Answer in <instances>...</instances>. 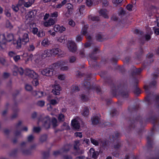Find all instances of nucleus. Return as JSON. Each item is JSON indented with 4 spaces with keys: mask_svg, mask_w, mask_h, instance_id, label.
Instances as JSON below:
<instances>
[{
    "mask_svg": "<svg viewBox=\"0 0 159 159\" xmlns=\"http://www.w3.org/2000/svg\"><path fill=\"white\" fill-rule=\"evenodd\" d=\"M63 62L61 61H58L52 65H50L49 67V70H57L61 67Z\"/></svg>",
    "mask_w": 159,
    "mask_h": 159,
    "instance_id": "7",
    "label": "nucleus"
},
{
    "mask_svg": "<svg viewBox=\"0 0 159 159\" xmlns=\"http://www.w3.org/2000/svg\"><path fill=\"white\" fill-rule=\"evenodd\" d=\"M86 4L89 7L91 6L93 4V2L91 0H86Z\"/></svg>",
    "mask_w": 159,
    "mask_h": 159,
    "instance_id": "36",
    "label": "nucleus"
},
{
    "mask_svg": "<svg viewBox=\"0 0 159 159\" xmlns=\"http://www.w3.org/2000/svg\"><path fill=\"white\" fill-rule=\"evenodd\" d=\"M52 125L53 127H55L58 125L57 122V119L54 118L52 120Z\"/></svg>",
    "mask_w": 159,
    "mask_h": 159,
    "instance_id": "34",
    "label": "nucleus"
},
{
    "mask_svg": "<svg viewBox=\"0 0 159 159\" xmlns=\"http://www.w3.org/2000/svg\"><path fill=\"white\" fill-rule=\"evenodd\" d=\"M48 33L52 36H55L56 34V33L55 32H52V31L51 30H49Z\"/></svg>",
    "mask_w": 159,
    "mask_h": 159,
    "instance_id": "64",
    "label": "nucleus"
},
{
    "mask_svg": "<svg viewBox=\"0 0 159 159\" xmlns=\"http://www.w3.org/2000/svg\"><path fill=\"white\" fill-rule=\"evenodd\" d=\"M5 14L8 17H10L11 16V13L8 11H5Z\"/></svg>",
    "mask_w": 159,
    "mask_h": 159,
    "instance_id": "63",
    "label": "nucleus"
},
{
    "mask_svg": "<svg viewBox=\"0 0 159 159\" xmlns=\"http://www.w3.org/2000/svg\"><path fill=\"white\" fill-rule=\"evenodd\" d=\"M85 9V6L84 5H82L81 6L79 10V11L80 12V13H81V11H83V10H84Z\"/></svg>",
    "mask_w": 159,
    "mask_h": 159,
    "instance_id": "58",
    "label": "nucleus"
},
{
    "mask_svg": "<svg viewBox=\"0 0 159 159\" xmlns=\"http://www.w3.org/2000/svg\"><path fill=\"white\" fill-rule=\"evenodd\" d=\"M8 55L11 57H13L15 55V53L13 51H10L8 53Z\"/></svg>",
    "mask_w": 159,
    "mask_h": 159,
    "instance_id": "51",
    "label": "nucleus"
},
{
    "mask_svg": "<svg viewBox=\"0 0 159 159\" xmlns=\"http://www.w3.org/2000/svg\"><path fill=\"white\" fill-rule=\"evenodd\" d=\"M61 51L60 49L58 48H53L52 49H47L44 51L36 60V62L38 65L42 66L43 60L47 57L52 56H56L59 54Z\"/></svg>",
    "mask_w": 159,
    "mask_h": 159,
    "instance_id": "1",
    "label": "nucleus"
},
{
    "mask_svg": "<svg viewBox=\"0 0 159 159\" xmlns=\"http://www.w3.org/2000/svg\"><path fill=\"white\" fill-rule=\"evenodd\" d=\"M32 94L36 98H39L43 96V93L42 92L33 91L32 92Z\"/></svg>",
    "mask_w": 159,
    "mask_h": 159,
    "instance_id": "18",
    "label": "nucleus"
},
{
    "mask_svg": "<svg viewBox=\"0 0 159 159\" xmlns=\"http://www.w3.org/2000/svg\"><path fill=\"white\" fill-rule=\"evenodd\" d=\"M68 48L70 52H75L77 50V46L75 43L72 41L68 42Z\"/></svg>",
    "mask_w": 159,
    "mask_h": 159,
    "instance_id": "6",
    "label": "nucleus"
},
{
    "mask_svg": "<svg viewBox=\"0 0 159 159\" xmlns=\"http://www.w3.org/2000/svg\"><path fill=\"white\" fill-rule=\"evenodd\" d=\"M59 101V100L58 99V98H57V100H51L49 101V102H50V103L51 104H52L53 105H55L58 103Z\"/></svg>",
    "mask_w": 159,
    "mask_h": 159,
    "instance_id": "28",
    "label": "nucleus"
},
{
    "mask_svg": "<svg viewBox=\"0 0 159 159\" xmlns=\"http://www.w3.org/2000/svg\"><path fill=\"white\" fill-rule=\"evenodd\" d=\"M28 71L26 75L33 79L32 81V83L33 85L37 86L39 84L38 80V75L34 71V70H28Z\"/></svg>",
    "mask_w": 159,
    "mask_h": 159,
    "instance_id": "4",
    "label": "nucleus"
},
{
    "mask_svg": "<svg viewBox=\"0 0 159 159\" xmlns=\"http://www.w3.org/2000/svg\"><path fill=\"white\" fill-rule=\"evenodd\" d=\"M25 89L27 91H30L32 89V87L31 85L27 84L25 86Z\"/></svg>",
    "mask_w": 159,
    "mask_h": 159,
    "instance_id": "31",
    "label": "nucleus"
},
{
    "mask_svg": "<svg viewBox=\"0 0 159 159\" xmlns=\"http://www.w3.org/2000/svg\"><path fill=\"white\" fill-rule=\"evenodd\" d=\"M3 38L2 42H0V47L1 48H3V45H5L7 42H10L14 40V35L11 33H7L6 37H5L4 34H2ZM14 41H13V42Z\"/></svg>",
    "mask_w": 159,
    "mask_h": 159,
    "instance_id": "3",
    "label": "nucleus"
},
{
    "mask_svg": "<svg viewBox=\"0 0 159 159\" xmlns=\"http://www.w3.org/2000/svg\"><path fill=\"white\" fill-rule=\"evenodd\" d=\"M13 59L16 61V62L18 61V60L20 59V57L19 55H16V56H14L13 57Z\"/></svg>",
    "mask_w": 159,
    "mask_h": 159,
    "instance_id": "53",
    "label": "nucleus"
},
{
    "mask_svg": "<svg viewBox=\"0 0 159 159\" xmlns=\"http://www.w3.org/2000/svg\"><path fill=\"white\" fill-rule=\"evenodd\" d=\"M38 32V29L36 27H34L32 29V32L34 34H37Z\"/></svg>",
    "mask_w": 159,
    "mask_h": 159,
    "instance_id": "43",
    "label": "nucleus"
},
{
    "mask_svg": "<svg viewBox=\"0 0 159 159\" xmlns=\"http://www.w3.org/2000/svg\"><path fill=\"white\" fill-rule=\"evenodd\" d=\"M28 17L30 18H32L34 16V12L32 11H29L27 14Z\"/></svg>",
    "mask_w": 159,
    "mask_h": 159,
    "instance_id": "35",
    "label": "nucleus"
},
{
    "mask_svg": "<svg viewBox=\"0 0 159 159\" xmlns=\"http://www.w3.org/2000/svg\"><path fill=\"white\" fill-rule=\"evenodd\" d=\"M153 30L154 31V33L157 35H159V28L156 27L153 28Z\"/></svg>",
    "mask_w": 159,
    "mask_h": 159,
    "instance_id": "32",
    "label": "nucleus"
},
{
    "mask_svg": "<svg viewBox=\"0 0 159 159\" xmlns=\"http://www.w3.org/2000/svg\"><path fill=\"white\" fill-rule=\"evenodd\" d=\"M55 71V70H53L52 71L50 70H41V73L43 75L50 76L53 75Z\"/></svg>",
    "mask_w": 159,
    "mask_h": 159,
    "instance_id": "14",
    "label": "nucleus"
},
{
    "mask_svg": "<svg viewBox=\"0 0 159 159\" xmlns=\"http://www.w3.org/2000/svg\"><path fill=\"white\" fill-rule=\"evenodd\" d=\"M107 10L105 9H101L99 12L100 16H102L105 18L107 19L109 17L106 13Z\"/></svg>",
    "mask_w": 159,
    "mask_h": 159,
    "instance_id": "17",
    "label": "nucleus"
},
{
    "mask_svg": "<svg viewBox=\"0 0 159 159\" xmlns=\"http://www.w3.org/2000/svg\"><path fill=\"white\" fill-rule=\"evenodd\" d=\"M153 56V54L152 53H149L147 55V57L148 61L147 62L146 61H144L142 64L144 68H147V67L150 66V63L153 61V60L152 59Z\"/></svg>",
    "mask_w": 159,
    "mask_h": 159,
    "instance_id": "5",
    "label": "nucleus"
},
{
    "mask_svg": "<svg viewBox=\"0 0 159 159\" xmlns=\"http://www.w3.org/2000/svg\"><path fill=\"white\" fill-rule=\"evenodd\" d=\"M54 29L55 31L61 33L66 30V28L63 26H60L59 25H56Z\"/></svg>",
    "mask_w": 159,
    "mask_h": 159,
    "instance_id": "10",
    "label": "nucleus"
},
{
    "mask_svg": "<svg viewBox=\"0 0 159 159\" xmlns=\"http://www.w3.org/2000/svg\"><path fill=\"white\" fill-rule=\"evenodd\" d=\"M97 152H95L93 148H91L89 150V152L88 153V154L90 157L95 158L97 157Z\"/></svg>",
    "mask_w": 159,
    "mask_h": 159,
    "instance_id": "16",
    "label": "nucleus"
},
{
    "mask_svg": "<svg viewBox=\"0 0 159 159\" xmlns=\"http://www.w3.org/2000/svg\"><path fill=\"white\" fill-rule=\"evenodd\" d=\"M37 35L38 37H42L45 35V33L43 30H39Z\"/></svg>",
    "mask_w": 159,
    "mask_h": 159,
    "instance_id": "23",
    "label": "nucleus"
},
{
    "mask_svg": "<svg viewBox=\"0 0 159 159\" xmlns=\"http://www.w3.org/2000/svg\"><path fill=\"white\" fill-rule=\"evenodd\" d=\"M89 19L93 21H98L100 20L99 16H93L92 15H90L89 16Z\"/></svg>",
    "mask_w": 159,
    "mask_h": 159,
    "instance_id": "19",
    "label": "nucleus"
},
{
    "mask_svg": "<svg viewBox=\"0 0 159 159\" xmlns=\"http://www.w3.org/2000/svg\"><path fill=\"white\" fill-rule=\"evenodd\" d=\"M57 118L58 120L60 121H64L65 119L64 115L62 114H59Z\"/></svg>",
    "mask_w": 159,
    "mask_h": 159,
    "instance_id": "24",
    "label": "nucleus"
},
{
    "mask_svg": "<svg viewBox=\"0 0 159 159\" xmlns=\"http://www.w3.org/2000/svg\"><path fill=\"white\" fill-rule=\"evenodd\" d=\"M18 6H19L17 4L16 5H12L11 7L14 11L16 12H17L19 11V9Z\"/></svg>",
    "mask_w": 159,
    "mask_h": 159,
    "instance_id": "26",
    "label": "nucleus"
},
{
    "mask_svg": "<svg viewBox=\"0 0 159 159\" xmlns=\"http://www.w3.org/2000/svg\"><path fill=\"white\" fill-rule=\"evenodd\" d=\"M41 44L43 46H46L48 45V39H44L43 40Z\"/></svg>",
    "mask_w": 159,
    "mask_h": 159,
    "instance_id": "29",
    "label": "nucleus"
},
{
    "mask_svg": "<svg viewBox=\"0 0 159 159\" xmlns=\"http://www.w3.org/2000/svg\"><path fill=\"white\" fill-rule=\"evenodd\" d=\"M84 143H86L87 144H89L90 143V141L89 139H85L84 140Z\"/></svg>",
    "mask_w": 159,
    "mask_h": 159,
    "instance_id": "59",
    "label": "nucleus"
},
{
    "mask_svg": "<svg viewBox=\"0 0 159 159\" xmlns=\"http://www.w3.org/2000/svg\"><path fill=\"white\" fill-rule=\"evenodd\" d=\"M52 90L53 94L55 95H59L60 94V92L61 90V88L59 84H55L52 86Z\"/></svg>",
    "mask_w": 159,
    "mask_h": 159,
    "instance_id": "8",
    "label": "nucleus"
},
{
    "mask_svg": "<svg viewBox=\"0 0 159 159\" xmlns=\"http://www.w3.org/2000/svg\"><path fill=\"white\" fill-rule=\"evenodd\" d=\"M58 78L61 80H63L65 79V76L64 75H60L58 76Z\"/></svg>",
    "mask_w": 159,
    "mask_h": 159,
    "instance_id": "54",
    "label": "nucleus"
},
{
    "mask_svg": "<svg viewBox=\"0 0 159 159\" xmlns=\"http://www.w3.org/2000/svg\"><path fill=\"white\" fill-rule=\"evenodd\" d=\"M69 25L72 27H74L75 25V22L72 20H71L69 22Z\"/></svg>",
    "mask_w": 159,
    "mask_h": 159,
    "instance_id": "50",
    "label": "nucleus"
},
{
    "mask_svg": "<svg viewBox=\"0 0 159 159\" xmlns=\"http://www.w3.org/2000/svg\"><path fill=\"white\" fill-rule=\"evenodd\" d=\"M40 130V128L39 127H34L33 129V131L35 132H38Z\"/></svg>",
    "mask_w": 159,
    "mask_h": 159,
    "instance_id": "56",
    "label": "nucleus"
},
{
    "mask_svg": "<svg viewBox=\"0 0 159 159\" xmlns=\"http://www.w3.org/2000/svg\"><path fill=\"white\" fill-rule=\"evenodd\" d=\"M76 58L75 56H72L69 58V62L70 63H73L76 61Z\"/></svg>",
    "mask_w": 159,
    "mask_h": 159,
    "instance_id": "41",
    "label": "nucleus"
},
{
    "mask_svg": "<svg viewBox=\"0 0 159 159\" xmlns=\"http://www.w3.org/2000/svg\"><path fill=\"white\" fill-rule=\"evenodd\" d=\"M143 50L142 46H140L139 48V50L138 52L135 53V55L136 56L137 59L140 60L141 57L142 56L143 53Z\"/></svg>",
    "mask_w": 159,
    "mask_h": 159,
    "instance_id": "13",
    "label": "nucleus"
},
{
    "mask_svg": "<svg viewBox=\"0 0 159 159\" xmlns=\"http://www.w3.org/2000/svg\"><path fill=\"white\" fill-rule=\"evenodd\" d=\"M88 28V26L87 25H84L81 31V33L83 35H85L87 34Z\"/></svg>",
    "mask_w": 159,
    "mask_h": 159,
    "instance_id": "20",
    "label": "nucleus"
},
{
    "mask_svg": "<svg viewBox=\"0 0 159 159\" xmlns=\"http://www.w3.org/2000/svg\"><path fill=\"white\" fill-rule=\"evenodd\" d=\"M122 1L123 0H113V2L115 4L118 5L121 3Z\"/></svg>",
    "mask_w": 159,
    "mask_h": 159,
    "instance_id": "48",
    "label": "nucleus"
},
{
    "mask_svg": "<svg viewBox=\"0 0 159 159\" xmlns=\"http://www.w3.org/2000/svg\"><path fill=\"white\" fill-rule=\"evenodd\" d=\"M75 135L76 137H79L80 138L82 137V134L81 132H76L75 133Z\"/></svg>",
    "mask_w": 159,
    "mask_h": 159,
    "instance_id": "49",
    "label": "nucleus"
},
{
    "mask_svg": "<svg viewBox=\"0 0 159 159\" xmlns=\"http://www.w3.org/2000/svg\"><path fill=\"white\" fill-rule=\"evenodd\" d=\"M6 27L10 29H11L13 27V26L11 25V23L9 21L7 22L6 23Z\"/></svg>",
    "mask_w": 159,
    "mask_h": 159,
    "instance_id": "38",
    "label": "nucleus"
},
{
    "mask_svg": "<svg viewBox=\"0 0 159 159\" xmlns=\"http://www.w3.org/2000/svg\"><path fill=\"white\" fill-rule=\"evenodd\" d=\"M25 1L24 0H19L17 4L20 7L24 5V3Z\"/></svg>",
    "mask_w": 159,
    "mask_h": 159,
    "instance_id": "42",
    "label": "nucleus"
},
{
    "mask_svg": "<svg viewBox=\"0 0 159 159\" xmlns=\"http://www.w3.org/2000/svg\"><path fill=\"white\" fill-rule=\"evenodd\" d=\"M133 7V5L132 4H128L126 7L127 9L129 11H131L132 10V8Z\"/></svg>",
    "mask_w": 159,
    "mask_h": 159,
    "instance_id": "40",
    "label": "nucleus"
},
{
    "mask_svg": "<svg viewBox=\"0 0 159 159\" xmlns=\"http://www.w3.org/2000/svg\"><path fill=\"white\" fill-rule=\"evenodd\" d=\"M29 41L28 34L24 33L21 36H19L17 40H14L13 44L15 45L17 49L21 48L22 44H26Z\"/></svg>",
    "mask_w": 159,
    "mask_h": 159,
    "instance_id": "2",
    "label": "nucleus"
},
{
    "mask_svg": "<svg viewBox=\"0 0 159 159\" xmlns=\"http://www.w3.org/2000/svg\"><path fill=\"white\" fill-rule=\"evenodd\" d=\"M95 38L97 40L98 42H102L104 40L107 39V38L101 33H99L97 34Z\"/></svg>",
    "mask_w": 159,
    "mask_h": 159,
    "instance_id": "11",
    "label": "nucleus"
},
{
    "mask_svg": "<svg viewBox=\"0 0 159 159\" xmlns=\"http://www.w3.org/2000/svg\"><path fill=\"white\" fill-rule=\"evenodd\" d=\"M91 143L95 145H97L98 144V142L97 140L93 139H91Z\"/></svg>",
    "mask_w": 159,
    "mask_h": 159,
    "instance_id": "45",
    "label": "nucleus"
},
{
    "mask_svg": "<svg viewBox=\"0 0 159 159\" xmlns=\"http://www.w3.org/2000/svg\"><path fill=\"white\" fill-rule=\"evenodd\" d=\"M144 37L145 41H148L151 39V36L150 34H146L144 35Z\"/></svg>",
    "mask_w": 159,
    "mask_h": 159,
    "instance_id": "33",
    "label": "nucleus"
},
{
    "mask_svg": "<svg viewBox=\"0 0 159 159\" xmlns=\"http://www.w3.org/2000/svg\"><path fill=\"white\" fill-rule=\"evenodd\" d=\"M35 49V47L33 44H30L27 47L28 52H31L33 51Z\"/></svg>",
    "mask_w": 159,
    "mask_h": 159,
    "instance_id": "21",
    "label": "nucleus"
},
{
    "mask_svg": "<svg viewBox=\"0 0 159 159\" xmlns=\"http://www.w3.org/2000/svg\"><path fill=\"white\" fill-rule=\"evenodd\" d=\"M79 119L78 118H76L71 120V125L75 129H78L80 128V126L79 123Z\"/></svg>",
    "mask_w": 159,
    "mask_h": 159,
    "instance_id": "9",
    "label": "nucleus"
},
{
    "mask_svg": "<svg viewBox=\"0 0 159 159\" xmlns=\"http://www.w3.org/2000/svg\"><path fill=\"white\" fill-rule=\"evenodd\" d=\"M83 36L80 35H78L76 37V41L77 42L81 41L82 40Z\"/></svg>",
    "mask_w": 159,
    "mask_h": 159,
    "instance_id": "37",
    "label": "nucleus"
},
{
    "mask_svg": "<svg viewBox=\"0 0 159 159\" xmlns=\"http://www.w3.org/2000/svg\"><path fill=\"white\" fill-rule=\"evenodd\" d=\"M55 23L54 20L52 18H50L44 23V25L46 27H48L54 25Z\"/></svg>",
    "mask_w": 159,
    "mask_h": 159,
    "instance_id": "15",
    "label": "nucleus"
},
{
    "mask_svg": "<svg viewBox=\"0 0 159 159\" xmlns=\"http://www.w3.org/2000/svg\"><path fill=\"white\" fill-rule=\"evenodd\" d=\"M92 123L93 125L97 124L98 123L99 119L98 117H95L92 118Z\"/></svg>",
    "mask_w": 159,
    "mask_h": 159,
    "instance_id": "25",
    "label": "nucleus"
},
{
    "mask_svg": "<svg viewBox=\"0 0 159 159\" xmlns=\"http://www.w3.org/2000/svg\"><path fill=\"white\" fill-rule=\"evenodd\" d=\"M84 46L85 48L89 47L91 46V44L89 42H87L84 44Z\"/></svg>",
    "mask_w": 159,
    "mask_h": 159,
    "instance_id": "61",
    "label": "nucleus"
},
{
    "mask_svg": "<svg viewBox=\"0 0 159 159\" xmlns=\"http://www.w3.org/2000/svg\"><path fill=\"white\" fill-rule=\"evenodd\" d=\"M37 104L38 106L42 107L44 105L45 102L43 101H39L37 102Z\"/></svg>",
    "mask_w": 159,
    "mask_h": 159,
    "instance_id": "30",
    "label": "nucleus"
},
{
    "mask_svg": "<svg viewBox=\"0 0 159 159\" xmlns=\"http://www.w3.org/2000/svg\"><path fill=\"white\" fill-rule=\"evenodd\" d=\"M48 118V120L44 124V126L46 128H48L49 127V121H50V118H49L47 117V118Z\"/></svg>",
    "mask_w": 159,
    "mask_h": 159,
    "instance_id": "44",
    "label": "nucleus"
},
{
    "mask_svg": "<svg viewBox=\"0 0 159 159\" xmlns=\"http://www.w3.org/2000/svg\"><path fill=\"white\" fill-rule=\"evenodd\" d=\"M117 61V59L116 58L114 57L112 58L111 59V61L112 63H114V64H116Z\"/></svg>",
    "mask_w": 159,
    "mask_h": 159,
    "instance_id": "55",
    "label": "nucleus"
},
{
    "mask_svg": "<svg viewBox=\"0 0 159 159\" xmlns=\"http://www.w3.org/2000/svg\"><path fill=\"white\" fill-rule=\"evenodd\" d=\"M0 63L3 65H5L6 63L5 59L3 58L0 57Z\"/></svg>",
    "mask_w": 159,
    "mask_h": 159,
    "instance_id": "47",
    "label": "nucleus"
},
{
    "mask_svg": "<svg viewBox=\"0 0 159 159\" xmlns=\"http://www.w3.org/2000/svg\"><path fill=\"white\" fill-rule=\"evenodd\" d=\"M98 50V48H95L93 50V52L89 54V57L93 60L96 61L97 59V57L96 56L97 52Z\"/></svg>",
    "mask_w": 159,
    "mask_h": 159,
    "instance_id": "12",
    "label": "nucleus"
},
{
    "mask_svg": "<svg viewBox=\"0 0 159 159\" xmlns=\"http://www.w3.org/2000/svg\"><path fill=\"white\" fill-rule=\"evenodd\" d=\"M51 104H48L47 109L49 111H51L52 110V107L51 105Z\"/></svg>",
    "mask_w": 159,
    "mask_h": 159,
    "instance_id": "60",
    "label": "nucleus"
},
{
    "mask_svg": "<svg viewBox=\"0 0 159 159\" xmlns=\"http://www.w3.org/2000/svg\"><path fill=\"white\" fill-rule=\"evenodd\" d=\"M134 33L137 34L142 35L143 32L142 31H140L138 29H136L134 31Z\"/></svg>",
    "mask_w": 159,
    "mask_h": 159,
    "instance_id": "39",
    "label": "nucleus"
},
{
    "mask_svg": "<svg viewBox=\"0 0 159 159\" xmlns=\"http://www.w3.org/2000/svg\"><path fill=\"white\" fill-rule=\"evenodd\" d=\"M102 4L105 6H107L108 5L109 2L107 1L104 0L103 1Z\"/></svg>",
    "mask_w": 159,
    "mask_h": 159,
    "instance_id": "57",
    "label": "nucleus"
},
{
    "mask_svg": "<svg viewBox=\"0 0 159 159\" xmlns=\"http://www.w3.org/2000/svg\"><path fill=\"white\" fill-rule=\"evenodd\" d=\"M51 17H57L58 16V13L57 11L54 12L51 14Z\"/></svg>",
    "mask_w": 159,
    "mask_h": 159,
    "instance_id": "52",
    "label": "nucleus"
},
{
    "mask_svg": "<svg viewBox=\"0 0 159 159\" xmlns=\"http://www.w3.org/2000/svg\"><path fill=\"white\" fill-rule=\"evenodd\" d=\"M32 4V3L30 2H25L24 6L26 7H30Z\"/></svg>",
    "mask_w": 159,
    "mask_h": 159,
    "instance_id": "46",
    "label": "nucleus"
},
{
    "mask_svg": "<svg viewBox=\"0 0 159 159\" xmlns=\"http://www.w3.org/2000/svg\"><path fill=\"white\" fill-rule=\"evenodd\" d=\"M66 0H63L61 3L58 4L56 5V7L57 8H61L63 5H65L67 2Z\"/></svg>",
    "mask_w": 159,
    "mask_h": 159,
    "instance_id": "22",
    "label": "nucleus"
},
{
    "mask_svg": "<svg viewBox=\"0 0 159 159\" xmlns=\"http://www.w3.org/2000/svg\"><path fill=\"white\" fill-rule=\"evenodd\" d=\"M89 113V109L88 108H85L82 113L83 115L84 116H87L88 115Z\"/></svg>",
    "mask_w": 159,
    "mask_h": 159,
    "instance_id": "27",
    "label": "nucleus"
},
{
    "mask_svg": "<svg viewBox=\"0 0 159 159\" xmlns=\"http://www.w3.org/2000/svg\"><path fill=\"white\" fill-rule=\"evenodd\" d=\"M49 16V14L46 13L44 15L43 18V19L45 20H46L48 19Z\"/></svg>",
    "mask_w": 159,
    "mask_h": 159,
    "instance_id": "62",
    "label": "nucleus"
}]
</instances>
